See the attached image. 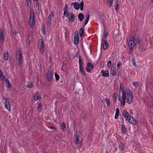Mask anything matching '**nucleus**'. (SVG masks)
<instances>
[{"instance_id":"1","label":"nucleus","mask_w":153,"mask_h":153,"mask_svg":"<svg viewBox=\"0 0 153 153\" xmlns=\"http://www.w3.org/2000/svg\"><path fill=\"white\" fill-rule=\"evenodd\" d=\"M123 114L124 117L130 123L132 124H136L137 123V120L133 117L130 115L129 114L126 110H124Z\"/></svg>"},{"instance_id":"2","label":"nucleus","mask_w":153,"mask_h":153,"mask_svg":"<svg viewBox=\"0 0 153 153\" xmlns=\"http://www.w3.org/2000/svg\"><path fill=\"white\" fill-rule=\"evenodd\" d=\"M29 22L30 26H33L35 25V16L34 11L31 9L30 11V16Z\"/></svg>"},{"instance_id":"3","label":"nucleus","mask_w":153,"mask_h":153,"mask_svg":"<svg viewBox=\"0 0 153 153\" xmlns=\"http://www.w3.org/2000/svg\"><path fill=\"white\" fill-rule=\"evenodd\" d=\"M3 102L4 104V106L5 108L9 111H10L11 109L10 107V105L8 100L4 96H2Z\"/></svg>"},{"instance_id":"4","label":"nucleus","mask_w":153,"mask_h":153,"mask_svg":"<svg viewBox=\"0 0 153 153\" xmlns=\"http://www.w3.org/2000/svg\"><path fill=\"white\" fill-rule=\"evenodd\" d=\"M16 58L18 60V64L19 65L20 67L22 65V51L20 50H18L16 53Z\"/></svg>"},{"instance_id":"5","label":"nucleus","mask_w":153,"mask_h":153,"mask_svg":"<svg viewBox=\"0 0 153 153\" xmlns=\"http://www.w3.org/2000/svg\"><path fill=\"white\" fill-rule=\"evenodd\" d=\"M79 70L84 75H86L85 71L83 68V63L82 60L81 59V56H79Z\"/></svg>"},{"instance_id":"6","label":"nucleus","mask_w":153,"mask_h":153,"mask_svg":"<svg viewBox=\"0 0 153 153\" xmlns=\"http://www.w3.org/2000/svg\"><path fill=\"white\" fill-rule=\"evenodd\" d=\"M127 102L128 104H130L132 101L133 98L132 93L130 89L127 91Z\"/></svg>"},{"instance_id":"7","label":"nucleus","mask_w":153,"mask_h":153,"mask_svg":"<svg viewBox=\"0 0 153 153\" xmlns=\"http://www.w3.org/2000/svg\"><path fill=\"white\" fill-rule=\"evenodd\" d=\"M130 40L128 42V46L129 48L132 50L134 48V46L135 39L134 37L132 36L130 38Z\"/></svg>"},{"instance_id":"8","label":"nucleus","mask_w":153,"mask_h":153,"mask_svg":"<svg viewBox=\"0 0 153 153\" xmlns=\"http://www.w3.org/2000/svg\"><path fill=\"white\" fill-rule=\"evenodd\" d=\"M79 36L78 35V31H76L74 33V44L76 45H77L79 43Z\"/></svg>"},{"instance_id":"9","label":"nucleus","mask_w":153,"mask_h":153,"mask_svg":"<svg viewBox=\"0 0 153 153\" xmlns=\"http://www.w3.org/2000/svg\"><path fill=\"white\" fill-rule=\"evenodd\" d=\"M53 74L51 71H49L46 74V78L48 82H50L52 80Z\"/></svg>"},{"instance_id":"10","label":"nucleus","mask_w":153,"mask_h":153,"mask_svg":"<svg viewBox=\"0 0 153 153\" xmlns=\"http://www.w3.org/2000/svg\"><path fill=\"white\" fill-rule=\"evenodd\" d=\"M126 98V93L125 91H123L122 100H121V103L124 106L125 104V100Z\"/></svg>"},{"instance_id":"11","label":"nucleus","mask_w":153,"mask_h":153,"mask_svg":"<svg viewBox=\"0 0 153 153\" xmlns=\"http://www.w3.org/2000/svg\"><path fill=\"white\" fill-rule=\"evenodd\" d=\"M93 67L94 65L90 63H88L85 69L87 72H90L93 68Z\"/></svg>"},{"instance_id":"12","label":"nucleus","mask_w":153,"mask_h":153,"mask_svg":"<svg viewBox=\"0 0 153 153\" xmlns=\"http://www.w3.org/2000/svg\"><path fill=\"white\" fill-rule=\"evenodd\" d=\"M53 12H51V14H50L48 17V21H47L46 25L47 27H50V26L51 24V18L52 16H53Z\"/></svg>"},{"instance_id":"13","label":"nucleus","mask_w":153,"mask_h":153,"mask_svg":"<svg viewBox=\"0 0 153 153\" xmlns=\"http://www.w3.org/2000/svg\"><path fill=\"white\" fill-rule=\"evenodd\" d=\"M33 98L36 101L41 99V97L39 93L36 92L33 96Z\"/></svg>"},{"instance_id":"14","label":"nucleus","mask_w":153,"mask_h":153,"mask_svg":"<svg viewBox=\"0 0 153 153\" xmlns=\"http://www.w3.org/2000/svg\"><path fill=\"white\" fill-rule=\"evenodd\" d=\"M4 40V32L2 30L0 31V43L2 44Z\"/></svg>"},{"instance_id":"15","label":"nucleus","mask_w":153,"mask_h":153,"mask_svg":"<svg viewBox=\"0 0 153 153\" xmlns=\"http://www.w3.org/2000/svg\"><path fill=\"white\" fill-rule=\"evenodd\" d=\"M71 4L74 6V8L76 10L78 9L80 7L79 4L78 2H72Z\"/></svg>"},{"instance_id":"16","label":"nucleus","mask_w":153,"mask_h":153,"mask_svg":"<svg viewBox=\"0 0 153 153\" xmlns=\"http://www.w3.org/2000/svg\"><path fill=\"white\" fill-rule=\"evenodd\" d=\"M119 148L120 151H123L125 148V146L124 143L122 142H120L119 144Z\"/></svg>"},{"instance_id":"17","label":"nucleus","mask_w":153,"mask_h":153,"mask_svg":"<svg viewBox=\"0 0 153 153\" xmlns=\"http://www.w3.org/2000/svg\"><path fill=\"white\" fill-rule=\"evenodd\" d=\"M101 72L102 73V76H108L109 75V71H105L104 70H102Z\"/></svg>"},{"instance_id":"18","label":"nucleus","mask_w":153,"mask_h":153,"mask_svg":"<svg viewBox=\"0 0 153 153\" xmlns=\"http://www.w3.org/2000/svg\"><path fill=\"white\" fill-rule=\"evenodd\" d=\"M40 50L41 51L43 52L45 51V45L43 40H42L41 42Z\"/></svg>"},{"instance_id":"19","label":"nucleus","mask_w":153,"mask_h":153,"mask_svg":"<svg viewBox=\"0 0 153 153\" xmlns=\"http://www.w3.org/2000/svg\"><path fill=\"white\" fill-rule=\"evenodd\" d=\"M104 42L103 44V48L104 50H106L108 46V44L106 40H104Z\"/></svg>"},{"instance_id":"20","label":"nucleus","mask_w":153,"mask_h":153,"mask_svg":"<svg viewBox=\"0 0 153 153\" xmlns=\"http://www.w3.org/2000/svg\"><path fill=\"white\" fill-rule=\"evenodd\" d=\"M78 19L80 22H82L84 18V16L83 15L82 13H80L79 14L78 16Z\"/></svg>"},{"instance_id":"21","label":"nucleus","mask_w":153,"mask_h":153,"mask_svg":"<svg viewBox=\"0 0 153 153\" xmlns=\"http://www.w3.org/2000/svg\"><path fill=\"white\" fill-rule=\"evenodd\" d=\"M71 17L70 18L69 17H68V19L69 21L71 22H74V21L75 16L74 14L73 13H71Z\"/></svg>"},{"instance_id":"22","label":"nucleus","mask_w":153,"mask_h":153,"mask_svg":"<svg viewBox=\"0 0 153 153\" xmlns=\"http://www.w3.org/2000/svg\"><path fill=\"white\" fill-rule=\"evenodd\" d=\"M86 20L85 22V25H86L88 22V21H89V19L90 18V14L89 13H87L86 15Z\"/></svg>"},{"instance_id":"23","label":"nucleus","mask_w":153,"mask_h":153,"mask_svg":"<svg viewBox=\"0 0 153 153\" xmlns=\"http://www.w3.org/2000/svg\"><path fill=\"white\" fill-rule=\"evenodd\" d=\"M119 110L118 108H117L116 111L115 115V118L117 119L118 118V115L119 114Z\"/></svg>"},{"instance_id":"24","label":"nucleus","mask_w":153,"mask_h":153,"mask_svg":"<svg viewBox=\"0 0 153 153\" xmlns=\"http://www.w3.org/2000/svg\"><path fill=\"white\" fill-rule=\"evenodd\" d=\"M114 67L113 68L112 67H111V71H110V73L111 75L114 76L116 75V72L114 70Z\"/></svg>"},{"instance_id":"25","label":"nucleus","mask_w":153,"mask_h":153,"mask_svg":"<svg viewBox=\"0 0 153 153\" xmlns=\"http://www.w3.org/2000/svg\"><path fill=\"white\" fill-rule=\"evenodd\" d=\"M76 143L77 145L80 143V140L79 139V137L78 134H76Z\"/></svg>"},{"instance_id":"26","label":"nucleus","mask_w":153,"mask_h":153,"mask_svg":"<svg viewBox=\"0 0 153 153\" xmlns=\"http://www.w3.org/2000/svg\"><path fill=\"white\" fill-rule=\"evenodd\" d=\"M34 7L38 10H40L39 4L38 1L35 2V3Z\"/></svg>"},{"instance_id":"27","label":"nucleus","mask_w":153,"mask_h":153,"mask_svg":"<svg viewBox=\"0 0 153 153\" xmlns=\"http://www.w3.org/2000/svg\"><path fill=\"white\" fill-rule=\"evenodd\" d=\"M121 130L123 133L125 134L126 131V130L124 125H122Z\"/></svg>"},{"instance_id":"28","label":"nucleus","mask_w":153,"mask_h":153,"mask_svg":"<svg viewBox=\"0 0 153 153\" xmlns=\"http://www.w3.org/2000/svg\"><path fill=\"white\" fill-rule=\"evenodd\" d=\"M84 33V30L82 28H80L79 30V34L80 36L82 37Z\"/></svg>"},{"instance_id":"29","label":"nucleus","mask_w":153,"mask_h":153,"mask_svg":"<svg viewBox=\"0 0 153 153\" xmlns=\"http://www.w3.org/2000/svg\"><path fill=\"white\" fill-rule=\"evenodd\" d=\"M33 85L32 83L29 82L27 84L26 87L29 88H33Z\"/></svg>"},{"instance_id":"30","label":"nucleus","mask_w":153,"mask_h":153,"mask_svg":"<svg viewBox=\"0 0 153 153\" xmlns=\"http://www.w3.org/2000/svg\"><path fill=\"white\" fill-rule=\"evenodd\" d=\"M113 0H107V4L109 6V7H111Z\"/></svg>"},{"instance_id":"31","label":"nucleus","mask_w":153,"mask_h":153,"mask_svg":"<svg viewBox=\"0 0 153 153\" xmlns=\"http://www.w3.org/2000/svg\"><path fill=\"white\" fill-rule=\"evenodd\" d=\"M5 81L6 82V84L7 85L8 87L9 88H11V85L9 81L7 79H6Z\"/></svg>"},{"instance_id":"32","label":"nucleus","mask_w":153,"mask_h":153,"mask_svg":"<svg viewBox=\"0 0 153 153\" xmlns=\"http://www.w3.org/2000/svg\"><path fill=\"white\" fill-rule=\"evenodd\" d=\"M8 59V52H5L4 54V59L7 60Z\"/></svg>"},{"instance_id":"33","label":"nucleus","mask_w":153,"mask_h":153,"mask_svg":"<svg viewBox=\"0 0 153 153\" xmlns=\"http://www.w3.org/2000/svg\"><path fill=\"white\" fill-rule=\"evenodd\" d=\"M5 76L3 74V73L1 70L0 69V78L2 79H4Z\"/></svg>"},{"instance_id":"34","label":"nucleus","mask_w":153,"mask_h":153,"mask_svg":"<svg viewBox=\"0 0 153 153\" xmlns=\"http://www.w3.org/2000/svg\"><path fill=\"white\" fill-rule=\"evenodd\" d=\"M119 4L118 0H117L116 1H115V9L116 10H118V7Z\"/></svg>"},{"instance_id":"35","label":"nucleus","mask_w":153,"mask_h":153,"mask_svg":"<svg viewBox=\"0 0 153 153\" xmlns=\"http://www.w3.org/2000/svg\"><path fill=\"white\" fill-rule=\"evenodd\" d=\"M113 95L114 101L115 102H116L117 101V95L116 93L114 92V93Z\"/></svg>"},{"instance_id":"36","label":"nucleus","mask_w":153,"mask_h":153,"mask_svg":"<svg viewBox=\"0 0 153 153\" xmlns=\"http://www.w3.org/2000/svg\"><path fill=\"white\" fill-rule=\"evenodd\" d=\"M83 6L84 2L83 1H82L80 3V9L82 11L83 10Z\"/></svg>"},{"instance_id":"37","label":"nucleus","mask_w":153,"mask_h":153,"mask_svg":"<svg viewBox=\"0 0 153 153\" xmlns=\"http://www.w3.org/2000/svg\"><path fill=\"white\" fill-rule=\"evenodd\" d=\"M42 104L41 103H39L38 105L37 109L39 111H40L42 109Z\"/></svg>"},{"instance_id":"38","label":"nucleus","mask_w":153,"mask_h":153,"mask_svg":"<svg viewBox=\"0 0 153 153\" xmlns=\"http://www.w3.org/2000/svg\"><path fill=\"white\" fill-rule=\"evenodd\" d=\"M139 82H134L132 84L135 87H137L139 85Z\"/></svg>"},{"instance_id":"39","label":"nucleus","mask_w":153,"mask_h":153,"mask_svg":"<svg viewBox=\"0 0 153 153\" xmlns=\"http://www.w3.org/2000/svg\"><path fill=\"white\" fill-rule=\"evenodd\" d=\"M61 129L62 130H65L66 129V126L65 123H63L61 125Z\"/></svg>"},{"instance_id":"40","label":"nucleus","mask_w":153,"mask_h":153,"mask_svg":"<svg viewBox=\"0 0 153 153\" xmlns=\"http://www.w3.org/2000/svg\"><path fill=\"white\" fill-rule=\"evenodd\" d=\"M136 43L137 44H139L140 42V38L139 37H137V38L136 39Z\"/></svg>"},{"instance_id":"41","label":"nucleus","mask_w":153,"mask_h":153,"mask_svg":"<svg viewBox=\"0 0 153 153\" xmlns=\"http://www.w3.org/2000/svg\"><path fill=\"white\" fill-rule=\"evenodd\" d=\"M55 76L56 78V80L58 81L59 79V75L57 74L56 73H55Z\"/></svg>"},{"instance_id":"42","label":"nucleus","mask_w":153,"mask_h":153,"mask_svg":"<svg viewBox=\"0 0 153 153\" xmlns=\"http://www.w3.org/2000/svg\"><path fill=\"white\" fill-rule=\"evenodd\" d=\"M105 100L107 106H109V99H108L107 98H106L105 99Z\"/></svg>"},{"instance_id":"43","label":"nucleus","mask_w":153,"mask_h":153,"mask_svg":"<svg viewBox=\"0 0 153 153\" xmlns=\"http://www.w3.org/2000/svg\"><path fill=\"white\" fill-rule=\"evenodd\" d=\"M124 87L123 84H121L120 86V90L121 91L123 92V91H125L123 90Z\"/></svg>"},{"instance_id":"44","label":"nucleus","mask_w":153,"mask_h":153,"mask_svg":"<svg viewBox=\"0 0 153 153\" xmlns=\"http://www.w3.org/2000/svg\"><path fill=\"white\" fill-rule=\"evenodd\" d=\"M111 60H109L108 62L107 66L108 67H110L111 66Z\"/></svg>"},{"instance_id":"45","label":"nucleus","mask_w":153,"mask_h":153,"mask_svg":"<svg viewBox=\"0 0 153 153\" xmlns=\"http://www.w3.org/2000/svg\"><path fill=\"white\" fill-rule=\"evenodd\" d=\"M132 65L134 66H135L136 65V61H135V60L134 59H133L132 60Z\"/></svg>"},{"instance_id":"46","label":"nucleus","mask_w":153,"mask_h":153,"mask_svg":"<svg viewBox=\"0 0 153 153\" xmlns=\"http://www.w3.org/2000/svg\"><path fill=\"white\" fill-rule=\"evenodd\" d=\"M122 65V63L120 62H119L117 65V66L118 68L120 67V66H121Z\"/></svg>"},{"instance_id":"47","label":"nucleus","mask_w":153,"mask_h":153,"mask_svg":"<svg viewBox=\"0 0 153 153\" xmlns=\"http://www.w3.org/2000/svg\"><path fill=\"white\" fill-rule=\"evenodd\" d=\"M27 6L28 7H30L31 5V2H27Z\"/></svg>"},{"instance_id":"48","label":"nucleus","mask_w":153,"mask_h":153,"mask_svg":"<svg viewBox=\"0 0 153 153\" xmlns=\"http://www.w3.org/2000/svg\"><path fill=\"white\" fill-rule=\"evenodd\" d=\"M67 8H68V7L67 6V5L66 4V5H65V8H64L65 10L66 11H68V10L67 9Z\"/></svg>"},{"instance_id":"49","label":"nucleus","mask_w":153,"mask_h":153,"mask_svg":"<svg viewBox=\"0 0 153 153\" xmlns=\"http://www.w3.org/2000/svg\"><path fill=\"white\" fill-rule=\"evenodd\" d=\"M108 33H107V32L105 33L104 35L105 37L106 38L108 36Z\"/></svg>"},{"instance_id":"50","label":"nucleus","mask_w":153,"mask_h":153,"mask_svg":"<svg viewBox=\"0 0 153 153\" xmlns=\"http://www.w3.org/2000/svg\"><path fill=\"white\" fill-rule=\"evenodd\" d=\"M18 31H17L16 30H15L13 32V34L16 35L18 33Z\"/></svg>"},{"instance_id":"51","label":"nucleus","mask_w":153,"mask_h":153,"mask_svg":"<svg viewBox=\"0 0 153 153\" xmlns=\"http://www.w3.org/2000/svg\"><path fill=\"white\" fill-rule=\"evenodd\" d=\"M70 14L69 13H68V14H66V17L67 18H68V17H69Z\"/></svg>"},{"instance_id":"52","label":"nucleus","mask_w":153,"mask_h":153,"mask_svg":"<svg viewBox=\"0 0 153 153\" xmlns=\"http://www.w3.org/2000/svg\"><path fill=\"white\" fill-rule=\"evenodd\" d=\"M66 14V11L65 10H64L63 13V15H65Z\"/></svg>"},{"instance_id":"53","label":"nucleus","mask_w":153,"mask_h":153,"mask_svg":"<svg viewBox=\"0 0 153 153\" xmlns=\"http://www.w3.org/2000/svg\"><path fill=\"white\" fill-rule=\"evenodd\" d=\"M119 100L121 101V100H122V99H121V97H119Z\"/></svg>"},{"instance_id":"54","label":"nucleus","mask_w":153,"mask_h":153,"mask_svg":"<svg viewBox=\"0 0 153 153\" xmlns=\"http://www.w3.org/2000/svg\"><path fill=\"white\" fill-rule=\"evenodd\" d=\"M51 129H56V128H55V127H53L52 126H51Z\"/></svg>"},{"instance_id":"55","label":"nucleus","mask_w":153,"mask_h":153,"mask_svg":"<svg viewBox=\"0 0 153 153\" xmlns=\"http://www.w3.org/2000/svg\"><path fill=\"white\" fill-rule=\"evenodd\" d=\"M27 2H30V0H26Z\"/></svg>"},{"instance_id":"56","label":"nucleus","mask_w":153,"mask_h":153,"mask_svg":"<svg viewBox=\"0 0 153 153\" xmlns=\"http://www.w3.org/2000/svg\"><path fill=\"white\" fill-rule=\"evenodd\" d=\"M43 34L44 35L45 34V31H44L43 32Z\"/></svg>"},{"instance_id":"57","label":"nucleus","mask_w":153,"mask_h":153,"mask_svg":"<svg viewBox=\"0 0 153 153\" xmlns=\"http://www.w3.org/2000/svg\"><path fill=\"white\" fill-rule=\"evenodd\" d=\"M34 1H35V2L38 1V0H33Z\"/></svg>"},{"instance_id":"58","label":"nucleus","mask_w":153,"mask_h":153,"mask_svg":"<svg viewBox=\"0 0 153 153\" xmlns=\"http://www.w3.org/2000/svg\"><path fill=\"white\" fill-rule=\"evenodd\" d=\"M151 1L152 2H153V0H151Z\"/></svg>"},{"instance_id":"59","label":"nucleus","mask_w":153,"mask_h":153,"mask_svg":"<svg viewBox=\"0 0 153 153\" xmlns=\"http://www.w3.org/2000/svg\"><path fill=\"white\" fill-rule=\"evenodd\" d=\"M131 120L133 121V120Z\"/></svg>"},{"instance_id":"60","label":"nucleus","mask_w":153,"mask_h":153,"mask_svg":"<svg viewBox=\"0 0 153 153\" xmlns=\"http://www.w3.org/2000/svg\"><path fill=\"white\" fill-rule=\"evenodd\" d=\"M106 153H108L107 152H106Z\"/></svg>"}]
</instances>
